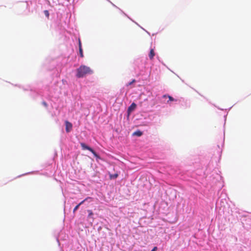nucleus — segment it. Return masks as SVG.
Listing matches in <instances>:
<instances>
[{
  "instance_id": "f257e3e1",
  "label": "nucleus",
  "mask_w": 251,
  "mask_h": 251,
  "mask_svg": "<svg viewBox=\"0 0 251 251\" xmlns=\"http://www.w3.org/2000/svg\"><path fill=\"white\" fill-rule=\"evenodd\" d=\"M76 72V76L78 78L83 77L86 75L93 73V71L90 68L85 65H81L77 69Z\"/></svg>"
},
{
  "instance_id": "f03ea898",
  "label": "nucleus",
  "mask_w": 251,
  "mask_h": 251,
  "mask_svg": "<svg viewBox=\"0 0 251 251\" xmlns=\"http://www.w3.org/2000/svg\"><path fill=\"white\" fill-rule=\"evenodd\" d=\"M80 146L82 147L83 150H87L89 151H91L97 158H98V159L100 158V156L94 151V150L93 149H92L90 147L87 146L85 143H81Z\"/></svg>"
},
{
  "instance_id": "7ed1b4c3",
  "label": "nucleus",
  "mask_w": 251,
  "mask_h": 251,
  "mask_svg": "<svg viewBox=\"0 0 251 251\" xmlns=\"http://www.w3.org/2000/svg\"><path fill=\"white\" fill-rule=\"evenodd\" d=\"M136 104L134 103V102H133L128 108L127 109V114H128V116H129L130 113L133 111L136 108Z\"/></svg>"
},
{
  "instance_id": "20e7f679",
  "label": "nucleus",
  "mask_w": 251,
  "mask_h": 251,
  "mask_svg": "<svg viewBox=\"0 0 251 251\" xmlns=\"http://www.w3.org/2000/svg\"><path fill=\"white\" fill-rule=\"evenodd\" d=\"M65 126L66 132H69L72 129V124L68 121H66Z\"/></svg>"
},
{
  "instance_id": "39448f33",
  "label": "nucleus",
  "mask_w": 251,
  "mask_h": 251,
  "mask_svg": "<svg viewBox=\"0 0 251 251\" xmlns=\"http://www.w3.org/2000/svg\"><path fill=\"white\" fill-rule=\"evenodd\" d=\"M155 52L154 51V50L151 49V50H150V53L149 54V58L151 60H152L154 56H155Z\"/></svg>"
},
{
  "instance_id": "423d86ee",
  "label": "nucleus",
  "mask_w": 251,
  "mask_h": 251,
  "mask_svg": "<svg viewBox=\"0 0 251 251\" xmlns=\"http://www.w3.org/2000/svg\"><path fill=\"white\" fill-rule=\"evenodd\" d=\"M143 134V133L140 130H137L133 133V135L137 136H141Z\"/></svg>"
},
{
  "instance_id": "0eeeda50",
  "label": "nucleus",
  "mask_w": 251,
  "mask_h": 251,
  "mask_svg": "<svg viewBox=\"0 0 251 251\" xmlns=\"http://www.w3.org/2000/svg\"><path fill=\"white\" fill-rule=\"evenodd\" d=\"M118 176V174H115L114 175L110 174L109 175V177L111 179H115Z\"/></svg>"
},
{
  "instance_id": "6e6552de",
  "label": "nucleus",
  "mask_w": 251,
  "mask_h": 251,
  "mask_svg": "<svg viewBox=\"0 0 251 251\" xmlns=\"http://www.w3.org/2000/svg\"><path fill=\"white\" fill-rule=\"evenodd\" d=\"M79 53L80 56L81 58L84 57L83 53L82 48L79 49Z\"/></svg>"
},
{
  "instance_id": "1a4fd4ad",
  "label": "nucleus",
  "mask_w": 251,
  "mask_h": 251,
  "mask_svg": "<svg viewBox=\"0 0 251 251\" xmlns=\"http://www.w3.org/2000/svg\"><path fill=\"white\" fill-rule=\"evenodd\" d=\"M163 97L164 98L168 97L169 98V100H170V101H174V100H175L172 97L170 96L164 95Z\"/></svg>"
},
{
  "instance_id": "9d476101",
  "label": "nucleus",
  "mask_w": 251,
  "mask_h": 251,
  "mask_svg": "<svg viewBox=\"0 0 251 251\" xmlns=\"http://www.w3.org/2000/svg\"><path fill=\"white\" fill-rule=\"evenodd\" d=\"M44 13L45 15H46V16L47 18H49V15H50V14H49V12L48 10H45V11H44Z\"/></svg>"
},
{
  "instance_id": "9b49d317",
  "label": "nucleus",
  "mask_w": 251,
  "mask_h": 251,
  "mask_svg": "<svg viewBox=\"0 0 251 251\" xmlns=\"http://www.w3.org/2000/svg\"><path fill=\"white\" fill-rule=\"evenodd\" d=\"M88 212L89 213L88 217H90L93 215V213L91 210H88Z\"/></svg>"
},
{
  "instance_id": "f8f14e48",
  "label": "nucleus",
  "mask_w": 251,
  "mask_h": 251,
  "mask_svg": "<svg viewBox=\"0 0 251 251\" xmlns=\"http://www.w3.org/2000/svg\"><path fill=\"white\" fill-rule=\"evenodd\" d=\"M79 207V205L78 204H77L76 206H75V207L74 208V209L73 210V212L75 213L78 209Z\"/></svg>"
},
{
  "instance_id": "ddd939ff",
  "label": "nucleus",
  "mask_w": 251,
  "mask_h": 251,
  "mask_svg": "<svg viewBox=\"0 0 251 251\" xmlns=\"http://www.w3.org/2000/svg\"><path fill=\"white\" fill-rule=\"evenodd\" d=\"M78 46H79V49L82 48L81 43L80 39L79 38L78 39Z\"/></svg>"
},
{
  "instance_id": "4468645a",
  "label": "nucleus",
  "mask_w": 251,
  "mask_h": 251,
  "mask_svg": "<svg viewBox=\"0 0 251 251\" xmlns=\"http://www.w3.org/2000/svg\"><path fill=\"white\" fill-rule=\"evenodd\" d=\"M42 104H43V105L44 106H45L46 107H47V106H48V104H47V102H45V101H43V102H42Z\"/></svg>"
},
{
  "instance_id": "2eb2a0df",
  "label": "nucleus",
  "mask_w": 251,
  "mask_h": 251,
  "mask_svg": "<svg viewBox=\"0 0 251 251\" xmlns=\"http://www.w3.org/2000/svg\"><path fill=\"white\" fill-rule=\"evenodd\" d=\"M157 250V247H154L151 251H156Z\"/></svg>"
},
{
  "instance_id": "dca6fc26",
  "label": "nucleus",
  "mask_w": 251,
  "mask_h": 251,
  "mask_svg": "<svg viewBox=\"0 0 251 251\" xmlns=\"http://www.w3.org/2000/svg\"><path fill=\"white\" fill-rule=\"evenodd\" d=\"M135 81V79H133L132 80V81H131L130 82H129L128 84V85H131L133 82H134Z\"/></svg>"
},
{
  "instance_id": "f3484780",
  "label": "nucleus",
  "mask_w": 251,
  "mask_h": 251,
  "mask_svg": "<svg viewBox=\"0 0 251 251\" xmlns=\"http://www.w3.org/2000/svg\"><path fill=\"white\" fill-rule=\"evenodd\" d=\"M85 201H84V200L83 201H81L79 204H78L79 206L80 205H81L82 204H83L84 202Z\"/></svg>"
},
{
  "instance_id": "a211bd4d",
  "label": "nucleus",
  "mask_w": 251,
  "mask_h": 251,
  "mask_svg": "<svg viewBox=\"0 0 251 251\" xmlns=\"http://www.w3.org/2000/svg\"><path fill=\"white\" fill-rule=\"evenodd\" d=\"M92 198L91 197H87L85 199H84V201H87L89 199H91Z\"/></svg>"
}]
</instances>
